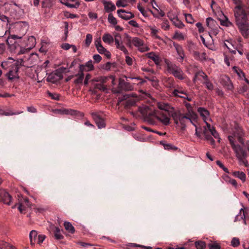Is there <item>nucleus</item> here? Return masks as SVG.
<instances>
[{
  "mask_svg": "<svg viewBox=\"0 0 249 249\" xmlns=\"http://www.w3.org/2000/svg\"><path fill=\"white\" fill-rule=\"evenodd\" d=\"M92 40V36L90 34H88L86 35V37L85 39V44L87 46H89L90 44L91 41Z\"/></svg>",
  "mask_w": 249,
  "mask_h": 249,
  "instance_id": "53",
  "label": "nucleus"
},
{
  "mask_svg": "<svg viewBox=\"0 0 249 249\" xmlns=\"http://www.w3.org/2000/svg\"><path fill=\"white\" fill-rule=\"evenodd\" d=\"M174 96L187 99L188 101L191 100V98L188 96L186 91L182 89H175L173 91Z\"/></svg>",
  "mask_w": 249,
  "mask_h": 249,
  "instance_id": "15",
  "label": "nucleus"
},
{
  "mask_svg": "<svg viewBox=\"0 0 249 249\" xmlns=\"http://www.w3.org/2000/svg\"><path fill=\"white\" fill-rule=\"evenodd\" d=\"M197 112L204 121L210 120V122L212 121L210 118V112L205 108L199 107L197 108Z\"/></svg>",
  "mask_w": 249,
  "mask_h": 249,
  "instance_id": "17",
  "label": "nucleus"
},
{
  "mask_svg": "<svg viewBox=\"0 0 249 249\" xmlns=\"http://www.w3.org/2000/svg\"><path fill=\"white\" fill-rule=\"evenodd\" d=\"M161 27L162 29H163L165 31L169 30L170 29V25L169 21L167 20V19H164L161 25Z\"/></svg>",
  "mask_w": 249,
  "mask_h": 249,
  "instance_id": "49",
  "label": "nucleus"
},
{
  "mask_svg": "<svg viewBox=\"0 0 249 249\" xmlns=\"http://www.w3.org/2000/svg\"><path fill=\"white\" fill-rule=\"evenodd\" d=\"M227 179L226 180V181L228 183H230L235 187H237V183L234 179L231 178L229 177H227Z\"/></svg>",
  "mask_w": 249,
  "mask_h": 249,
  "instance_id": "58",
  "label": "nucleus"
},
{
  "mask_svg": "<svg viewBox=\"0 0 249 249\" xmlns=\"http://www.w3.org/2000/svg\"><path fill=\"white\" fill-rule=\"evenodd\" d=\"M232 175L235 177L240 179L243 182H244L246 180V175L243 172L235 171L232 173Z\"/></svg>",
  "mask_w": 249,
  "mask_h": 249,
  "instance_id": "28",
  "label": "nucleus"
},
{
  "mask_svg": "<svg viewBox=\"0 0 249 249\" xmlns=\"http://www.w3.org/2000/svg\"><path fill=\"white\" fill-rule=\"evenodd\" d=\"M91 114L99 128L106 126L105 120L102 115L98 112H92Z\"/></svg>",
  "mask_w": 249,
  "mask_h": 249,
  "instance_id": "6",
  "label": "nucleus"
},
{
  "mask_svg": "<svg viewBox=\"0 0 249 249\" xmlns=\"http://www.w3.org/2000/svg\"><path fill=\"white\" fill-rule=\"evenodd\" d=\"M0 201L8 205L11 201V196L4 190H0Z\"/></svg>",
  "mask_w": 249,
  "mask_h": 249,
  "instance_id": "10",
  "label": "nucleus"
},
{
  "mask_svg": "<svg viewBox=\"0 0 249 249\" xmlns=\"http://www.w3.org/2000/svg\"><path fill=\"white\" fill-rule=\"evenodd\" d=\"M185 105L187 109V112L186 113L188 114V115L189 114L192 116V117L193 118V119H196L197 115L195 112L193 111L191 104L189 103H186Z\"/></svg>",
  "mask_w": 249,
  "mask_h": 249,
  "instance_id": "26",
  "label": "nucleus"
},
{
  "mask_svg": "<svg viewBox=\"0 0 249 249\" xmlns=\"http://www.w3.org/2000/svg\"><path fill=\"white\" fill-rule=\"evenodd\" d=\"M195 244L197 249H205L206 247V244L204 241H196Z\"/></svg>",
  "mask_w": 249,
  "mask_h": 249,
  "instance_id": "44",
  "label": "nucleus"
},
{
  "mask_svg": "<svg viewBox=\"0 0 249 249\" xmlns=\"http://www.w3.org/2000/svg\"><path fill=\"white\" fill-rule=\"evenodd\" d=\"M45 238V235L43 234L38 235L37 238L36 243L38 244H41Z\"/></svg>",
  "mask_w": 249,
  "mask_h": 249,
  "instance_id": "59",
  "label": "nucleus"
},
{
  "mask_svg": "<svg viewBox=\"0 0 249 249\" xmlns=\"http://www.w3.org/2000/svg\"><path fill=\"white\" fill-rule=\"evenodd\" d=\"M23 113V111H18V112H12L11 110H8L7 111H4L3 109L0 108V115H5V116H11L15 115H18Z\"/></svg>",
  "mask_w": 249,
  "mask_h": 249,
  "instance_id": "34",
  "label": "nucleus"
},
{
  "mask_svg": "<svg viewBox=\"0 0 249 249\" xmlns=\"http://www.w3.org/2000/svg\"><path fill=\"white\" fill-rule=\"evenodd\" d=\"M239 245V239L237 237H233L231 240V245L233 247H237Z\"/></svg>",
  "mask_w": 249,
  "mask_h": 249,
  "instance_id": "51",
  "label": "nucleus"
},
{
  "mask_svg": "<svg viewBox=\"0 0 249 249\" xmlns=\"http://www.w3.org/2000/svg\"><path fill=\"white\" fill-rule=\"evenodd\" d=\"M221 24V25L227 27H229L232 25V23L230 22L228 18H226L225 20H223Z\"/></svg>",
  "mask_w": 249,
  "mask_h": 249,
  "instance_id": "63",
  "label": "nucleus"
},
{
  "mask_svg": "<svg viewBox=\"0 0 249 249\" xmlns=\"http://www.w3.org/2000/svg\"><path fill=\"white\" fill-rule=\"evenodd\" d=\"M233 70L240 77L244 76V73L238 67L234 66L233 67Z\"/></svg>",
  "mask_w": 249,
  "mask_h": 249,
  "instance_id": "52",
  "label": "nucleus"
},
{
  "mask_svg": "<svg viewBox=\"0 0 249 249\" xmlns=\"http://www.w3.org/2000/svg\"><path fill=\"white\" fill-rule=\"evenodd\" d=\"M132 44L136 47H137L139 51L141 52H145L149 50V47L144 43L143 40L138 37L133 38L128 37L127 46L131 47Z\"/></svg>",
  "mask_w": 249,
  "mask_h": 249,
  "instance_id": "5",
  "label": "nucleus"
},
{
  "mask_svg": "<svg viewBox=\"0 0 249 249\" xmlns=\"http://www.w3.org/2000/svg\"><path fill=\"white\" fill-rule=\"evenodd\" d=\"M135 0H118L116 5L118 7H125L127 5V3H134Z\"/></svg>",
  "mask_w": 249,
  "mask_h": 249,
  "instance_id": "24",
  "label": "nucleus"
},
{
  "mask_svg": "<svg viewBox=\"0 0 249 249\" xmlns=\"http://www.w3.org/2000/svg\"><path fill=\"white\" fill-rule=\"evenodd\" d=\"M121 39V36L120 34H117L115 36V37L114 38V40L115 41V44L116 45V48L119 47L120 45L121 42H120V40Z\"/></svg>",
  "mask_w": 249,
  "mask_h": 249,
  "instance_id": "54",
  "label": "nucleus"
},
{
  "mask_svg": "<svg viewBox=\"0 0 249 249\" xmlns=\"http://www.w3.org/2000/svg\"><path fill=\"white\" fill-rule=\"evenodd\" d=\"M19 70V67L18 65H14L11 68V70L9 71L7 73L8 77L9 79L12 80L13 79L18 78V71Z\"/></svg>",
  "mask_w": 249,
  "mask_h": 249,
  "instance_id": "16",
  "label": "nucleus"
},
{
  "mask_svg": "<svg viewBox=\"0 0 249 249\" xmlns=\"http://www.w3.org/2000/svg\"><path fill=\"white\" fill-rule=\"evenodd\" d=\"M31 204L27 197L23 198L22 200L19 201L18 209L21 213H25L26 208H30Z\"/></svg>",
  "mask_w": 249,
  "mask_h": 249,
  "instance_id": "8",
  "label": "nucleus"
},
{
  "mask_svg": "<svg viewBox=\"0 0 249 249\" xmlns=\"http://www.w3.org/2000/svg\"><path fill=\"white\" fill-rule=\"evenodd\" d=\"M125 62H126V64L129 66H131L133 64V60H132V58H131L128 55H127L125 56Z\"/></svg>",
  "mask_w": 249,
  "mask_h": 249,
  "instance_id": "64",
  "label": "nucleus"
},
{
  "mask_svg": "<svg viewBox=\"0 0 249 249\" xmlns=\"http://www.w3.org/2000/svg\"><path fill=\"white\" fill-rule=\"evenodd\" d=\"M209 249H220V245L216 242H213L208 244Z\"/></svg>",
  "mask_w": 249,
  "mask_h": 249,
  "instance_id": "50",
  "label": "nucleus"
},
{
  "mask_svg": "<svg viewBox=\"0 0 249 249\" xmlns=\"http://www.w3.org/2000/svg\"><path fill=\"white\" fill-rule=\"evenodd\" d=\"M121 39V36L120 34H117L115 36V37L114 38V40L115 41V44L116 45V48L119 47L120 45L121 42H120V40Z\"/></svg>",
  "mask_w": 249,
  "mask_h": 249,
  "instance_id": "55",
  "label": "nucleus"
},
{
  "mask_svg": "<svg viewBox=\"0 0 249 249\" xmlns=\"http://www.w3.org/2000/svg\"><path fill=\"white\" fill-rule=\"evenodd\" d=\"M54 0H44L42 2V6L44 8H50L54 3Z\"/></svg>",
  "mask_w": 249,
  "mask_h": 249,
  "instance_id": "39",
  "label": "nucleus"
},
{
  "mask_svg": "<svg viewBox=\"0 0 249 249\" xmlns=\"http://www.w3.org/2000/svg\"><path fill=\"white\" fill-rule=\"evenodd\" d=\"M37 236V233L36 231L33 230L30 232L29 237L31 245H34L36 243Z\"/></svg>",
  "mask_w": 249,
  "mask_h": 249,
  "instance_id": "29",
  "label": "nucleus"
},
{
  "mask_svg": "<svg viewBox=\"0 0 249 249\" xmlns=\"http://www.w3.org/2000/svg\"><path fill=\"white\" fill-rule=\"evenodd\" d=\"M91 74L88 73L86 75V76L84 79V83H83L84 85L85 86L88 85V84L89 83V81L91 79Z\"/></svg>",
  "mask_w": 249,
  "mask_h": 249,
  "instance_id": "61",
  "label": "nucleus"
},
{
  "mask_svg": "<svg viewBox=\"0 0 249 249\" xmlns=\"http://www.w3.org/2000/svg\"><path fill=\"white\" fill-rule=\"evenodd\" d=\"M206 23L208 27L211 29L209 32L210 34L216 36L218 34L219 30L218 27H215L216 21L211 18H208L206 19Z\"/></svg>",
  "mask_w": 249,
  "mask_h": 249,
  "instance_id": "7",
  "label": "nucleus"
},
{
  "mask_svg": "<svg viewBox=\"0 0 249 249\" xmlns=\"http://www.w3.org/2000/svg\"><path fill=\"white\" fill-rule=\"evenodd\" d=\"M165 63L167 65V70L171 74H173L174 72H176V71L179 68V67L177 66L176 64L170 62L167 59L165 60Z\"/></svg>",
  "mask_w": 249,
  "mask_h": 249,
  "instance_id": "20",
  "label": "nucleus"
},
{
  "mask_svg": "<svg viewBox=\"0 0 249 249\" xmlns=\"http://www.w3.org/2000/svg\"><path fill=\"white\" fill-rule=\"evenodd\" d=\"M64 225L65 229L69 232L71 233H73L74 232V228L71 223L69 222H65L64 223Z\"/></svg>",
  "mask_w": 249,
  "mask_h": 249,
  "instance_id": "41",
  "label": "nucleus"
},
{
  "mask_svg": "<svg viewBox=\"0 0 249 249\" xmlns=\"http://www.w3.org/2000/svg\"><path fill=\"white\" fill-rule=\"evenodd\" d=\"M242 12L239 9H237L235 17L237 24L242 36L245 38H248L249 36V23L246 22V13L242 14Z\"/></svg>",
  "mask_w": 249,
  "mask_h": 249,
  "instance_id": "3",
  "label": "nucleus"
},
{
  "mask_svg": "<svg viewBox=\"0 0 249 249\" xmlns=\"http://www.w3.org/2000/svg\"><path fill=\"white\" fill-rule=\"evenodd\" d=\"M160 143L163 146L164 149L166 150L176 151L178 149V147L175 145L171 143H166L165 141H161Z\"/></svg>",
  "mask_w": 249,
  "mask_h": 249,
  "instance_id": "31",
  "label": "nucleus"
},
{
  "mask_svg": "<svg viewBox=\"0 0 249 249\" xmlns=\"http://www.w3.org/2000/svg\"><path fill=\"white\" fill-rule=\"evenodd\" d=\"M233 1V2L236 5V6L234 8V16H235V13L237 9H239L241 12H242V14H246V12L245 10L243 9V5L242 4V0H232Z\"/></svg>",
  "mask_w": 249,
  "mask_h": 249,
  "instance_id": "27",
  "label": "nucleus"
},
{
  "mask_svg": "<svg viewBox=\"0 0 249 249\" xmlns=\"http://www.w3.org/2000/svg\"><path fill=\"white\" fill-rule=\"evenodd\" d=\"M167 16L172 21L178 17V14L175 11L170 10L167 13Z\"/></svg>",
  "mask_w": 249,
  "mask_h": 249,
  "instance_id": "40",
  "label": "nucleus"
},
{
  "mask_svg": "<svg viewBox=\"0 0 249 249\" xmlns=\"http://www.w3.org/2000/svg\"><path fill=\"white\" fill-rule=\"evenodd\" d=\"M146 55L148 58L152 60L156 65H159L160 64L161 62V59L159 56L157 55L155 53L150 52L147 53Z\"/></svg>",
  "mask_w": 249,
  "mask_h": 249,
  "instance_id": "21",
  "label": "nucleus"
},
{
  "mask_svg": "<svg viewBox=\"0 0 249 249\" xmlns=\"http://www.w3.org/2000/svg\"><path fill=\"white\" fill-rule=\"evenodd\" d=\"M245 133L243 129L239 126L236 125L235 127L232 135L229 136L228 139L230 144L234 151L236 156L240 162H242L245 166L249 165L248 162L246 160L247 153L246 151L239 145L234 143V140L237 138L239 142L243 145H244V137Z\"/></svg>",
  "mask_w": 249,
  "mask_h": 249,
  "instance_id": "1",
  "label": "nucleus"
},
{
  "mask_svg": "<svg viewBox=\"0 0 249 249\" xmlns=\"http://www.w3.org/2000/svg\"><path fill=\"white\" fill-rule=\"evenodd\" d=\"M63 4L71 8H78L80 3L77 0H59Z\"/></svg>",
  "mask_w": 249,
  "mask_h": 249,
  "instance_id": "13",
  "label": "nucleus"
},
{
  "mask_svg": "<svg viewBox=\"0 0 249 249\" xmlns=\"http://www.w3.org/2000/svg\"><path fill=\"white\" fill-rule=\"evenodd\" d=\"M118 16L124 20H129L134 17V15L130 12H126L123 9H119L117 11Z\"/></svg>",
  "mask_w": 249,
  "mask_h": 249,
  "instance_id": "11",
  "label": "nucleus"
},
{
  "mask_svg": "<svg viewBox=\"0 0 249 249\" xmlns=\"http://www.w3.org/2000/svg\"><path fill=\"white\" fill-rule=\"evenodd\" d=\"M136 104V101L134 99H130L125 101L124 104V107L125 108H129L130 107L133 106Z\"/></svg>",
  "mask_w": 249,
  "mask_h": 249,
  "instance_id": "48",
  "label": "nucleus"
},
{
  "mask_svg": "<svg viewBox=\"0 0 249 249\" xmlns=\"http://www.w3.org/2000/svg\"><path fill=\"white\" fill-rule=\"evenodd\" d=\"M174 45L176 49L178 55L179 56L180 59L182 61L184 57V53L182 47L178 44H174Z\"/></svg>",
  "mask_w": 249,
  "mask_h": 249,
  "instance_id": "30",
  "label": "nucleus"
},
{
  "mask_svg": "<svg viewBox=\"0 0 249 249\" xmlns=\"http://www.w3.org/2000/svg\"><path fill=\"white\" fill-rule=\"evenodd\" d=\"M74 77H76L73 82L75 84L79 85L82 84L84 78V74L83 72L80 71L79 70L78 72L74 75Z\"/></svg>",
  "mask_w": 249,
  "mask_h": 249,
  "instance_id": "22",
  "label": "nucleus"
},
{
  "mask_svg": "<svg viewBox=\"0 0 249 249\" xmlns=\"http://www.w3.org/2000/svg\"><path fill=\"white\" fill-rule=\"evenodd\" d=\"M201 74H202L205 78H206V80L203 83V84L205 85L206 88L210 90H213L214 86L208 78L207 75L206 74H203V73H201Z\"/></svg>",
  "mask_w": 249,
  "mask_h": 249,
  "instance_id": "23",
  "label": "nucleus"
},
{
  "mask_svg": "<svg viewBox=\"0 0 249 249\" xmlns=\"http://www.w3.org/2000/svg\"><path fill=\"white\" fill-rule=\"evenodd\" d=\"M172 117L175 123L176 124L179 123L182 127L185 126V124L187 121L190 122L193 125H195L193 122L196 119H193L192 116L188 115L187 113L184 114L179 112H175L172 114Z\"/></svg>",
  "mask_w": 249,
  "mask_h": 249,
  "instance_id": "4",
  "label": "nucleus"
},
{
  "mask_svg": "<svg viewBox=\"0 0 249 249\" xmlns=\"http://www.w3.org/2000/svg\"><path fill=\"white\" fill-rule=\"evenodd\" d=\"M150 31L151 35L153 38L158 39L159 40H161V38L157 35L159 32L157 29L152 27L150 28Z\"/></svg>",
  "mask_w": 249,
  "mask_h": 249,
  "instance_id": "43",
  "label": "nucleus"
},
{
  "mask_svg": "<svg viewBox=\"0 0 249 249\" xmlns=\"http://www.w3.org/2000/svg\"><path fill=\"white\" fill-rule=\"evenodd\" d=\"M139 111L143 116L145 122L151 125H156L158 122L164 125L170 123V118L166 114L158 110L153 111L147 106L140 107Z\"/></svg>",
  "mask_w": 249,
  "mask_h": 249,
  "instance_id": "2",
  "label": "nucleus"
},
{
  "mask_svg": "<svg viewBox=\"0 0 249 249\" xmlns=\"http://www.w3.org/2000/svg\"><path fill=\"white\" fill-rule=\"evenodd\" d=\"M101 2L104 5V9L106 12L110 13L116 9L115 5L110 1H107L106 0H102Z\"/></svg>",
  "mask_w": 249,
  "mask_h": 249,
  "instance_id": "18",
  "label": "nucleus"
},
{
  "mask_svg": "<svg viewBox=\"0 0 249 249\" xmlns=\"http://www.w3.org/2000/svg\"><path fill=\"white\" fill-rule=\"evenodd\" d=\"M138 9L140 11V12L142 14V15L145 17H148L149 15L148 14V9H144L142 6L140 5H138Z\"/></svg>",
  "mask_w": 249,
  "mask_h": 249,
  "instance_id": "46",
  "label": "nucleus"
},
{
  "mask_svg": "<svg viewBox=\"0 0 249 249\" xmlns=\"http://www.w3.org/2000/svg\"><path fill=\"white\" fill-rule=\"evenodd\" d=\"M118 49H119L121 51H122L125 54L128 55V51L126 49V48L125 47V46L124 45L122 42H121L120 45L117 48Z\"/></svg>",
  "mask_w": 249,
  "mask_h": 249,
  "instance_id": "56",
  "label": "nucleus"
},
{
  "mask_svg": "<svg viewBox=\"0 0 249 249\" xmlns=\"http://www.w3.org/2000/svg\"><path fill=\"white\" fill-rule=\"evenodd\" d=\"M201 73H203V74H206L203 71H198L195 73L194 77L193 79V81L194 83H196L197 80H201V78L204 80L205 81L206 80V78H205L201 74Z\"/></svg>",
  "mask_w": 249,
  "mask_h": 249,
  "instance_id": "33",
  "label": "nucleus"
},
{
  "mask_svg": "<svg viewBox=\"0 0 249 249\" xmlns=\"http://www.w3.org/2000/svg\"><path fill=\"white\" fill-rule=\"evenodd\" d=\"M53 230L54 236L56 239L60 240L63 238V236L60 233V230L58 227L53 226Z\"/></svg>",
  "mask_w": 249,
  "mask_h": 249,
  "instance_id": "35",
  "label": "nucleus"
},
{
  "mask_svg": "<svg viewBox=\"0 0 249 249\" xmlns=\"http://www.w3.org/2000/svg\"><path fill=\"white\" fill-rule=\"evenodd\" d=\"M95 88L100 90L105 91L107 89L106 87L103 84H97L96 85Z\"/></svg>",
  "mask_w": 249,
  "mask_h": 249,
  "instance_id": "62",
  "label": "nucleus"
},
{
  "mask_svg": "<svg viewBox=\"0 0 249 249\" xmlns=\"http://www.w3.org/2000/svg\"><path fill=\"white\" fill-rule=\"evenodd\" d=\"M175 77L180 79L183 80L185 78L184 74L183 71L179 68L176 72L172 74Z\"/></svg>",
  "mask_w": 249,
  "mask_h": 249,
  "instance_id": "38",
  "label": "nucleus"
},
{
  "mask_svg": "<svg viewBox=\"0 0 249 249\" xmlns=\"http://www.w3.org/2000/svg\"><path fill=\"white\" fill-rule=\"evenodd\" d=\"M102 39L105 43L108 44L112 43L114 41L113 36L108 33L105 34L103 36Z\"/></svg>",
  "mask_w": 249,
  "mask_h": 249,
  "instance_id": "32",
  "label": "nucleus"
},
{
  "mask_svg": "<svg viewBox=\"0 0 249 249\" xmlns=\"http://www.w3.org/2000/svg\"><path fill=\"white\" fill-rule=\"evenodd\" d=\"M173 24L177 28L182 29L185 26L183 23L178 19V17L172 21Z\"/></svg>",
  "mask_w": 249,
  "mask_h": 249,
  "instance_id": "37",
  "label": "nucleus"
},
{
  "mask_svg": "<svg viewBox=\"0 0 249 249\" xmlns=\"http://www.w3.org/2000/svg\"><path fill=\"white\" fill-rule=\"evenodd\" d=\"M206 124V127H205V130H204V135L205 136V139L207 140H209L211 141V144H213L214 143V141L212 138L211 136L208 134V131H210L212 130V129H213L214 127L211 126L210 124L209 123L210 120L204 121Z\"/></svg>",
  "mask_w": 249,
  "mask_h": 249,
  "instance_id": "14",
  "label": "nucleus"
},
{
  "mask_svg": "<svg viewBox=\"0 0 249 249\" xmlns=\"http://www.w3.org/2000/svg\"><path fill=\"white\" fill-rule=\"evenodd\" d=\"M108 21L109 23L113 25H116L117 24V19L114 16H113L112 14L110 13L107 18Z\"/></svg>",
  "mask_w": 249,
  "mask_h": 249,
  "instance_id": "45",
  "label": "nucleus"
},
{
  "mask_svg": "<svg viewBox=\"0 0 249 249\" xmlns=\"http://www.w3.org/2000/svg\"><path fill=\"white\" fill-rule=\"evenodd\" d=\"M0 249H17V248L3 241H0Z\"/></svg>",
  "mask_w": 249,
  "mask_h": 249,
  "instance_id": "36",
  "label": "nucleus"
},
{
  "mask_svg": "<svg viewBox=\"0 0 249 249\" xmlns=\"http://www.w3.org/2000/svg\"><path fill=\"white\" fill-rule=\"evenodd\" d=\"M119 86L124 90L127 91L132 90L134 89L133 85L130 84V83L128 82H124L123 83H122V82H120L119 83Z\"/></svg>",
  "mask_w": 249,
  "mask_h": 249,
  "instance_id": "25",
  "label": "nucleus"
},
{
  "mask_svg": "<svg viewBox=\"0 0 249 249\" xmlns=\"http://www.w3.org/2000/svg\"><path fill=\"white\" fill-rule=\"evenodd\" d=\"M184 15L185 18V20L187 23L190 24H193L194 23L195 20L191 14H184Z\"/></svg>",
  "mask_w": 249,
  "mask_h": 249,
  "instance_id": "47",
  "label": "nucleus"
},
{
  "mask_svg": "<svg viewBox=\"0 0 249 249\" xmlns=\"http://www.w3.org/2000/svg\"><path fill=\"white\" fill-rule=\"evenodd\" d=\"M107 80H111L112 84L113 85H114L115 84V83H114L115 77L114 76L110 75V76H109L107 77L104 78V79H103V82H106V81Z\"/></svg>",
  "mask_w": 249,
  "mask_h": 249,
  "instance_id": "60",
  "label": "nucleus"
},
{
  "mask_svg": "<svg viewBox=\"0 0 249 249\" xmlns=\"http://www.w3.org/2000/svg\"><path fill=\"white\" fill-rule=\"evenodd\" d=\"M173 38L178 40H183L184 39V36L182 33L177 31L175 32Z\"/></svg>",
  "mask_w": 249,
  "mask_h": 249,
  "instance_id": "42",
  "label": "nucleus"
},
{
  "mask_svg": "<svg viewBox=\"0 0 249 249\" xmlns=\"http://www.w3.org/2000/svg\"><path fill=\"white\" fill-rule=\"evenodd\" d=\"M94 69V67L92 60H90L85 64H81L79 66V70L84 73V71H90Z\"/></svg>",
  "mask_w": 249,
  "mask_h": 249,
  "instance_id": "12",
  "label": "nucleus"
},
{
  "mask_svg": "<svg viewBox=\"0 0 249 249\" xmlns=\"http://www.w3.org/2000/svg\"><path fill=\"white\" fill-rule=\"evenodd\" d=\"M221 84L228 90H232L233 86L230 78L226 75H223L220 78Z\"/></svg>",
  "mask_w": 249,
  "mask_h": 249,
  "instance_id": "9",
  "label": "nucleus"
},
{
  "mask_svg": "<svg viewBox=\"0 0 249 249\" xmlns=\"http://www.w3.org/2000/svg\"><path fill=\"white\" fill-rule=\"evenodd\" d=\"M211 135L212 136H213V137L216 139H218V141L219 142H220V138L219 137V134L218 133H217V132L215 130V128H214L213 129H212V130H211L210 131H209Z\"/></svg>",
  "mask_w": 249,
  "mask_h": 249,
  "instance_id": "57",
  "label": "nucleus"
},
{
  "mask_svg": "<svg viewBox=\"0 0 249 249\" xmlns=\"http://www.w3.org/2000/svg\"><path fill=\"white\" fill-rule=\"evenodd\" d=\"M157 107L160 110H164L166 112L171 111L174 109L169 104L163 102L157 103Z\"/></svg>",
  "mask_w": 249,
  "mask_h": 249,
  "instance_id": "19",
  "label": "nucleus"
}]
</instances>
